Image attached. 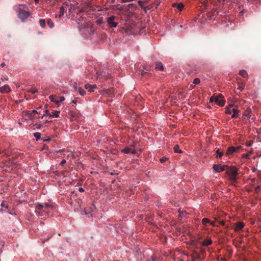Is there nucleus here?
<instances>
[{
	"mask_svg": "<svg viewBox=\"0 0 261 261\" xmlns=\"http://www.w3.org/2000/svg\"><path fill=\"white\" fill-rule=\"evenodd\" d=\"M239 74L244 78H248V73L245 70H241L239 72Z\"/></svg>",
	"mask_w": 261,
	"mask_h": 261,
	"instance_id": "4be33fe9",
	"label": "nucleus"
},
{
	"mask_svg": "<svg viewBox=\"0 0 261 261\" xmlns=\"http://www.w3.org/2000/svg\"><path fill=\"white\" fill-rule=\"evenodd\" d=\"M30 15L29 11L24 10L21 8L18 9V17L22 20H24L27 19Z\"/></svg>",
	"mask_w": 261,
	"mask_h": 261,
	"instance_id": "7ed1b4c3",
	"label": "nucleus"
},
{
	"mask_svg": "<svg viewBox=\"0 0 261 261\" xmlns=\"http://www.w3.org/2000/svg\"><path fill=\"white\" fill-rule=\"evenodd\" d=\"M79 191L80 192H83L84 191V190L83 188H80L79 189Z\"/></svg>",
	"mask_w": 261,
	"mask_h": 261,
	"instance_id": "052dcab7",
	"label": "nucleus"
},
{
	"mask_svg": "<svg viewBox=\"0 0 261 261\" xmlns=\"http://www.w3.org/2000/svg\"><path fill=\"white\" fill-rule=\"evenodd\" d=\"M167 159L166 158H162L160 159V162L161 163H164L167 160Z\"/></svg>",
	"mask_w": 261,
	"mask_h": 261,
	"instance_id": "c03bdc74",
	"label": "nucleus"
},
{
	"mask_svg": "<svg viewBox=\"0 0 261 261\" xmlns=\"http://www.w3.org/2000/svg\"><path fill=\"white\" fill-rule=\"evenodd\" d=\"M47 25H48V27L50 29H53L54 27V22H53V21L50 19H48L47 20Z\"/></svg>",
	"mask_w": 261,
	"mask_h": 261,
	"instance_id": "393cba45",
	"label": "nucleus"
},
{
	"mask_svg": "<svg viewBox=\"0 0 261 261\" xmlns=\"http://www.w3.org/2000/svg\"><path fill=\"white\" fill-rule=\"evenodd\" d=\"M143 9L144 11L145 12H146V11H147V10H149V9H150V8H149V7H144Z\"/></svg>",
	"mask_w": 261,
	"mask_h": 261,
	"instance_id": "3c124183",
	"label": "nucleus"
},
{
	"mask_svg": "<svg viewBox=\"0 0 261 261\" xmlns=\"http://www.w3.org/2000/svg\"><path fill=\"white\" fill-rule=\"evenodd\" d=\"M39 23H40V26L42 28H44L45 27V24H46V22H45V19H40L39 20Z\"/></svg>",
	"mask_w": 261,
	"mask_h": 261,
	"instance_id": "c85d7f7f",
	"label": "nucleus"
},
{
	"mask_svg": "<svg viewBox=\"0 0 261 261\" xmlns=\"http://www.w3.org/2000/svg\"><path fill=\"white\" fill-rule=\"evenodd\" d=\"M68 7V5L67 3L64 4V5L60 8L59 14L58 15H56V17H61L64 14V13L66 11Z\"/></svg>",
	"mask_w": 261,
	"mask_h": 261,
	"instance_id": "6e6552de",
	"label": "nucleus"
},
{
	"mask_svg": "<svg viewBox=\"0 0 261 261\" xmlns=\"http://www.w3.org/2000/svg\"><path fill=\"white\" fill-rule=\"evenodd\" d=\"M34 136L36 138V140L38 141L40 139L41 134L39 133H35L34 134Z\"/></svg>",
	"mask_w": 261,
	"mask_h": 261,
	"instance_id": "473e14b6",
	"label": "nucleus"
},
{
	"mask_svg": "<svg viewBox=\"0 0 261 261\" xmlns=\"http://www.w3.org/2000/svg\"><path fill=\"white\" fill-rule=\"evenodd\" d=\"M72 6H73L72 5H71V4L70 5V8H69L70 11H71L72 9Z\"/></svg>",
	"mask_w": 261,
	"mask_h": 261,
	"instance_id": "0e129e2a",
	"label": "nucleus"
},
{
	"mask_svg": "<svg viewBox=\"0 0 261 261\" xmlns=\"http://www.w3.org/2000/svg\"><path fill=\"white\" fill-rule=\"evenodd\" d=\"M91 87L93 88V90L97 88V86L96 85H91Z\"/></svg>",
	"mask_w": 261,
	"mask_h": 261,
	"instance_id": "e2e57ef3",
	"label": "nucleus"
},
{
	"mask_svg": "<svg viewBox=\"0 0 261 261\" xmlns=\"http://www.w3.org/2000/svg\"><path fill=\"white\" fill-rule=\"evenodd\" d=\"M72 156L73 154L71 152H70L67 155V158H69L70 156Z\"/></svg>",
	"mask_w": 261,
	"mask_h": 261,
	"instance_id": "680f3d73",
	"label": "nucleus"
},
{
	"mask_svg": "<svg viewBox=\"0 0 261 261\" xmlns=\"http://www.w3.org/2000/svg\"><path fill=\"white\" fill-rule=\"evenodd\" d=\"M0 91L2 93H8L11 91V89L8 85H5L0 88Z\"/></svg>",
	"mask_w": 261,
	"mask_h": 261,
	"instance_id": "9b49d317",
	"label": "nucleus"
},
{
	"mask_svg": "<svg viewBox=\"0 0 261 261\" xmlns=\"http://www.w3.org/2000/svg\"><path fill=\"white\" fill-rule=\"evenodd\" d=\"M83 19L82 17H80V18H79L78 19L76 20V22L77 23L80 24V23H81V25H83V24H82V22H81V20H82Z\"/></svg>",
	"mask_w": 261,
	"mask_h": 261,
	"instance_id": "37998d69",
	"label": "nucleus"
},
{
	"mask_svg": "<svg viewBox=\"0 0 261 261\" xmlns=\"http://www.w3.org/2000/svg\"><path fill=\"white\" fill-rule=\"evenodd\" d=\"M212 240L211 239L209 238L204 240L202 243L203 246H208L212 244Z\"/></svg>",
	"mask_w": 261,
	"mask_h": 261,
	"instance_id": "aec40b11",
	"label": "nucleus"
},
{
	"mask_svg": "<svg viewBox=\"0 0 261 261\" xmlns=\"http://www.w3.org/2000/svg\"><path fill=\"white\" fill-rule=\"evenodd\" d=\"M200 83V80L199 78H195L193 80V83L195 85H198Z\"/></svg>",
	"mask_w": 261,
	"mask_h": 261,
	"instance_id": "72a5a7b5",
	"label": "nucleus"
},
{
	"mask_svg": "<svg viewBox=\"0 0 261 261\" xmlns=\"http://www.w3.org/2000/svg\"><path fill=\"white\" fill-rule=\"evenodd\" d=\"M0 244L2 245H4V242H3V239H2V238L1 236H0Z\"/></svg>",
	"mask_w": 261,
	"mask_h": 261,
	"instance_id": "4d7b16f0",
	"label": "nucleus"
},
{
	"mask_svg": "<svg viewBox=\"0 0 261 261\" xmlns=\"http://www.w3.org/2000/svg\"><path fill=\"white\" fill-rule=\"evenodd\" d=\"M255 190L256 192H258L260 190V187L257 186L255 187Z\"/></svg>",
	"mask_w": 261,
	"mask_h": 261,
	"instance_id": "a18cd8bd",
	"label": "nucleus"
},
{
	"mask_svg": "<svg viewBox=\"0 0 261 261\" xmlns=\"http://www.w3.org/2000/svg\"><path fill=\"white\" fill-rule=\"evenodd\" d=\"M36 113H37V112L36 110H33L32 111H27L24 112L23 115L24 116L26 117V119H32Z\"/></svg>",
	"mask_w": 261,
	"mask_h": 261,
	"instance_id": "1a4fd4ad",
	"label": "nucleus"
},
{
	"mask_svg": "<svg viewBox=\"0 0 261 261\" xmlns=\"http://www.w3.org/2000/svg\"><path fill=\"white\" fill-rule=\"evenodd\" d=\"M136 153V151L135 149H132L131 148V150H130V153H132V154H135Z\"/></svg>",
	"mask_w": 261,
	"mask_h": 261,
	"instance_id": "09e8293b",
	"label": "nucleus"
},
{
	"mask_svg": "<svg viewBox=\"0 0 261 261\" xmlns=\"http://www.w3.org/2000/svg\"><path fill=\"white\" fill-rule=\"evenodd\" d=\"M138 5L140 6L142 9L144 7V2L140 0L138 1Z\"/></svg>",
	"mask_w": 261,
	"mask_h": 261,
	"instance_id": "4c0bfd02",
	"label": "nucleus"
},
{
	"mask_svg": "<svg viewBox=\"0 0 261 261\" xmlns=\"http://www.w3.org/2000/svg\"><path fill=\"white\" fill-rule=\"evenodd\" d=\"M53 208V205L49 203L44 204L38 203L36 206L35 212L37 215L43 216L45 214H48Z\"/></svg>",
	"mask_w": 261,
	"mask_h": 261,
	"instance_id": "f257e3e1",
	"label": "nucleus"
},
{
	"mask_svg": "<svg viewBox=\"0 0 261 261\" xmlns=\"http://www.w3.org/2000/svg\"><path fill=\"white\" fill-rule=\"evenodd\" d=\"M5 65H6V64H5V63L4 62H3V63H2L1 64V66H2V67H3L5 66Z\"/></svg>",
	"mask_w": 261,
	"mask_h": 261,
	"instance_id": "69168bd1",
	"label": "nucleus"
},
{
	"mask_svg": "<svg viewBox=\"0 0 261 261\" xmlns=\"http://www.w3.org/2000/svg\"><path fill=\"white\" fill-rule=\"evenodd\" d=\"M193 258L194 259H198L199 258V255L196 254L195 256H193Z\"/></svg>",
	"mask_w": 261,
	"mask_h": 261,
	"instance_id": "6e6d98bb",
	"label": "nucleus"
},
{
	"mask_svg": "<svg viewBox=\"0 0 261 261\" xmlns=\"http://www.w3.org/2000/svg\"><path fill=\"white\" fill-rule=\"evenodd\" d=\"M52 122V120H46L44 122L42 123L43 124V125H44L45 124L48 123V122Z\"/></svg>",
	"mask_w": 261,
	"mask_h": 261,
	"instance_id": "603ef678",
	"label": "nucleus"
},
{
	"mask_svg": "<svg viewBox=\"0 0 261 261\" xmlns=\"http://www.w3.org/2000/svg\"><path fill=\"white\" fill-rule=\"evenodd\" d=\"M60 113V112L59 111H54L52 113H51L50 117H56V118L59 117Z\"/></svg>",
	"mask_w": 261,
	"mask_h": 261,
	"instance_id": "5701e85b",
	"label": "nucleus"
},
{
	"mask_svg": "<svg viewBox=\"0 0 261 261\" xmlns=\"http://www.w3.org/2000/svg\"><path fill=\"white\" fill-rule=\"evenodd\" d=\"M80 87H78L77 86V84L76 83H75L73 85V88L75 90L77 91V89L79 88Z\"/></svg>",
	"mask_w": 261,
	"mask_h": 261,
	"instance_id": "a19ab883",
	"label": "nucleus"
},
{
	"mask_svg": "<svg viewBox=\"0 0 261 261\" xmlns=\"http://www.w3.org/2000/svg\"><path fill=\"white\" fill-rule=\"evenodd\" d=\"M85 88L86 89L88 90V91L89 92H93V88L91 87V85L89 84H87L85 85Z\"/></svg>",
	"mask_w": 261,
	"mask_h": 261,
	"instance_id": "b1692460",
	"label": "nucleus"
},
{
	"mask_svg": "<svg viewBox=\"0 0 261 261\" xmlns=\"http://www.w3.org/2000/svg\"><path fill=\"white\" fill-rule=\"evenodd\" d=\"M72 102L75 105H76L77 103V100L76 99V98H74V99H73L72 101Z\"/></svg>",
	"mask_w": 261,
	"mask_h": 261,
	"instance_id": "13d9d810",
	"label": "nucleus"
},
{
	"mask_svg": "<svg viewBox=\"0 0 261 261\" xmlns=\"http://www.w3.org/2000/svg\"><path fill=\"white\" fill-rule=\"evenodd\" d=\"M215 102L219 106L223 107L225 105V100L224 99L223 96L220 94L215 98Z\"/></svg>",
	"mask_w": 261,
	"mask_h": 261,
	"instance_id": "20e7f679",
	"label": "nucleus"
},
{
	"mask_svg": "<svg viewBox=\"0 0 261 261\" xmlns=\"http://www.w3.org/2000/svg\"><path fill=\"white\" fill-rule=\"evenodd\" d=\"M251 109L250 108L247 109L244 113V117H246L247 119L250 121L251 115H250L251 113Z\"/></svg>",
	"mask_w": 261,
	"mask_h": 261,
	"instance_id": "2eb2a0df",
	"label": "nucleus"
},
{
	"mask_svg": "<svg viewBox=\"0 0 261 261\" xmlns=\"http://www.w3.org/2000/svg\"><path fill=\"white\" fill-rule=\"evenodd\" d=\"M227 167V166H221L219 164H215L213 165V169L217 172H221L226 170Z\"/></svg>",
	"mask_w": 261,
	"mask_h": 261,
	"instance_id": "0eeeda50",
	"label": "nucleus"
},
{
	"mask_svg": "<svg viewBox=\"0 0 261 261\" xmlns=\"http://www.w3.org/2000/svg\"><path fill=\"white\" fill-rule=\"evenodd\" d=\"M60 102H62L65 100V97L64 96H61L59 97V100H58Z\"/></svg>",
	"mask_w": 261,
	"mask_h": 261,
	"instance_id": "58836bf2",
	"label": "nucleus"
},
{
	"mask_svg": "<svg viewBox=\"0 0 261 261\" xmlns=\"http://www.w3.org/2000/svg\"><path fill=\"white\" fill-rule=\"evenodd\" d=\"M128 7L129 8H133L134 9H136L137 8V6L134 4H129V5H128Z\"/></svg>",
	"mask_w": 261,
	"mask_h": 261,
	"instance_id": "e433bc0d",
	"label": "nucleus"
},
{
	"mask_svg": "<svg viewBox=\"0 0 261 261\" xmlns=\"http://www.w3.org/2000/svg\"><path fill=\"white\" fill-rule=\"evenodd\" d=\"M43 124L40 123H36L33 125V126L34 127V129H40L42 127H43Z\"/></svg>",
	"mask_w": 261,
	"mask_h": 261,
	"instance_id": "7c9ffc66",
	"label": "nucleus"
},
{
	"mask_svg": "<svg viewBox=\"0 0 261 261\" xmlns=\"http://www.w3.org/2000/svg\"><path fill=\"white\" fill-rule=\"evenodd\" d=\"M242 158L248 159L249 158V154L248 153L242 154Z\"/></svg>",
	"mask_w": 261,
	"mask_h": 261,
	"instance_id": "79ce46f5",
	"label": "nucleus"
},
{
	"mask_svg": "<svg viewBox=\"0 0 261 261\" xmlns=\"http://www.w3.org/2000/svg\"><path fill=\"white\" fill-rule=\"evenodd\" d=\"M226 173L228 176V178L232 182H235L237 180V176L238 174V170L235 167H229L226 168Z\"/></svg>",
	"mask_w": 261,
	"mask_h": 261,
	"instance_id": "f03ea898",
	"label": "nucleus"
},
{
	"mask_svg": "<svg viewBox=\"0 0 261 261\" xmlns=\"http://www.w3.org/2000/svg\"><path fill=\"white\" fill-rule=\"evenodd\" d=\"M173 149L175 152L181 153L182 152V151L179 149V147L178 145H175L173 147Z\"/></svg>",
	"mask_w": 261,
	"mask_h": 261,
	"instance_id": "bb28decb",
	"label": "nucleus"
},
{
	"mask_svg": "<svg viewBox=\"0 0 261 261\" xmlns=\"http://www.w3.org/2000/svg\"><path fill=\"white\" fill-rule=\"evenodd\" d=\"M56 95H51L49 96V98L51 101L55 102L56 104H59V101L56 99Z\"/></svg>",
	"mask_w": 261,
	"mask_h": 261,
	"instance_id": "412c9836",
	"label": "nucleus"
},
{
	"mask_svg": "<svg viewBox=\"0 0 261 261\" xmlns=\"http://www.w3.org/2000/svg\"><path fill=\"white\" fill-rule=\"evenodd\" d=\"M13 163V161L12 159H9L3 163V167H10Z\"/></svg>",
	"mask_w": 261,
	"mask_h": 261,
	"instance_id": "ddd939ff",
	"label": "nucleus"
},
{
	"mask_svg": "<svg viewBox=\"0 0 261 261\" xmlns=\"http://www.w3.org/2000/svg\"><path fill=\"white\" fill-rule=\"evenodd\" d=\"M155 68L162 71L164 69V66L161 62H158L155 63Z\"/></svg>",
	"mask_w": 261,
	"mask_h": 261,
	"instance_id": "f3484780",
	"label": "nucleus"
},
{
	"mask_svg": "<svg viewBox=\"0 0 261 261\" xmlns=\"http://www.w3.org/2000/svg\"><path fill=\"white\" fill-rule=\"evenodd\" d=\"M216 97H214V96H212L210 99V102H212L213 101H215V98Z\"/></svg>",
	"mask_w": 261,
	"mask_h": 261,
	"instance_id": "de8ad7c7",
	"label": "nucleus"
},
{
	"mask_svg": "<svg viewBox=\"0 0 261 261\" xmlns=\"http://www.w3.org/2000/svg\"><path fill=\"white\" fill-rule=\"evenodd\" d=\"M77 91L82 96L86 94V91L81 87L78 88Z\"/></svg>",
	"mask_w": 261,
	"mask_h": 261,
	"instance_id": "a878e982",
	"label": "nucleus"
},
{
	"mask_svg": "<svg viewBox=\"0 0 261 261\" xmlns=\"http://www.w3.org/2000/svg\"><path fill=\"white\" fill-rule=\"evenodd\" d=\"M241 146H238L237 147L234 146H230L228 148L225 154L227 156L232 155L233 153L238 152Z\"/></svg>",
	"mask_w": 261,
	"mask_h": 261,
	"instance_id": "39448f33",
	"label": "nucleus"
},
{
	"mask_svg": "<svg viewBox=\"0 0 261 261\" xmlns=\"http://www.w3.org/2000/svg\"><path fill=\"white\" fill-rule=\"evenodd\" d=\"M1 206L3 207H5L6 208H8V206L5 204V202H2V203H1Z\"/></svg>",
	"mask_w": 261,
	"mask_h": 261,
	"instance_id": "ea45409f",
	"label": "nucleus"
},
{
	"mask_svg": "<svg viewBox=\"0 0 261 261\" xmlns=\"http://www.w3.org/2000/svg\"><path fill=\"white\" fill-rule=\"evenodd\" d=\"M245 226L244 223L243 222H238L234 227V231L236 232L242 230Z\"/></svg>",
	"mask_w": 261,
	"mask_h": 261,
	"instance_id": "9d476101",
	"label": "nucleus"
},
{
	"mask_svg": "<svg viewBox=\"0 0 261 261\" xmlns=\"http://www.w3.org/2000/svg\"><path fill=\"white\" fill-rule=\"evenodd\" d=\"M233 114L231 116L232 118H236L239 116V111L234 108H232Z\"/></svg>",
	"mask_w": 261,
	"mask_h": 261,
	"instance_id": "a211bd4d",
	"label": "nucleus"
},
{
	"mask_svg": "<svg viewBox=\"0 0 261 261\" xmlns=\"http://www.w3.org/2000/svg\"><path fill=\"white\" fill-rule=\"evenodd\" d=\"M217 14H218V12L216 10H215V11H213L211 13H210L209 12L208 13V17H210V19L211 20L215 19V17H216Z\"/></svg>",
	"mask_w": 261,
	"mask_h": 261,
	"instance_id": "dca6fc26",
	"label": "nucleus"
},
{
	"mask_svg": "<svg viewBox=\"0 0 261 261\" xmlns=\"http://www.w3.org/2000/svg\"><path fill=\"white\" fill-rule=\"evenodd\" d=\"M172 7L176 8L179 11H181L184 8V5L182 3H173Z\"/></svg>",
	"mask_w": 261,
	"mask_h": 261,
	"instance_id": "f8f14e48",
	"label": "nucleus"
},
{
	"mask_svg": "<svg viewBox=\"0 0 261 261\" xmlns=\"http://www.w3.org/2000/svg\"><path fill=\"white\" fill-rule=\"evenodd\" d=\"M131 148L129 147H125L122 150V152L124 153L128 154L130 153Z\"/></svg>",
	"mask_w": 261,
	"mask_h": 261,
	"instance_id": "cd10ccee",
	"label": "nucleus"
},
{
	"mask_svg": "<svg viewBox=\"0 0 261 261\" xmlns=\"http://www.w3.org/2000/svg\"><path fill=\"white\" fill-rule=\"evenodd\" d=\"M66 162V161L65 160V159H63L61 161V163H60V164L61 165H63L64 164H65Z\"/></svg>",
	"mask_w": 261,
	"mask_h": 261,
	"instance_id": "864d4df0",
	"label": "nucleus"
},
{
	"mask_svg": "<svg viewBox=\"0 0 261 261\" xmlns=\"http://www.w3.org/2000/svg\"><path fill=\"white\" fill-rule=\"evenodd\" d=\"M220 223L221 225H225V222L224 221L222 220V221H221L220 222Z\"/></svg>",
	"mask_w": 261,
	"mask_h": 261,
	"instance_id": "bf43d9fd",
	"label": "nucleus"
},
{
	"mask_svg": "<svg viewBox=\"0 0 261 261\" xmlns=\"http://www.w3.org/2000/svg\"><path fill=\"white\" fill-rule=\"evenodd\" d=\"M202 223L203 225H206L207 224L210 223V220L204 218L202 220Z\"/></svg>",
	"mask_w": 261,
	"mask_h": 261,
	"instance_id": "2f4dec72",
	"label": "nucleus"
},
{
	"mask_svg": "<svg viewBox=\"0 0 261 261\" xmlns=\"http://www.w3.org/2000/svg\"><path fill=\"white\" fill-rule=\"evenodd\" d=\"M213 226H214L215 225V223L214 222H211L210 221V223Z\"/></svg>",
	"mask_w": 261,
	"mask_h": 261,
	"instance_id": "774afa93",
	"label": "nucleus"
},
{
	"mask_svg": "<svg viewBox=\"0 0 261 261\" xmlns=\"http://www.w3.org/2000/svg\"><path fill=\"white\" fill-rule=\"evenodd\" d=\"M70 194H71V197H73L76 195V194L75 193V192L74 191L71 192Z\"/></svg>",
	"mask_w": 261,
	"mask_h": 261,
	"instance_id": "5fc2aeb1",
	"label": "nucleus"
},
{
	"mask_svg": "<svg viewBox=\"0 0 261 261\" xmlns=\"http://www.w3.org/2000/svg\"><path fill=\"white\" fill-rule=\"evenodd\" d=\"M216 158L217 159H221V158L224 154V152L220 149H218L216 151Z\"/></svg>",
	"mask_w": 261,
	"mask_h": 261,
	"instance_id": "4468645a",
	"label": "nucleus"
},
{
	"mask_svg": "<svg viewBox=\"0 0 261 261\" xmlns=\"http://www.w3.org/2000/svg\"><path fill=\"white\" fill-rule=\"evenodd\" d=\"M37 89L34 87H32L30 90H28L29 92L33 94L37 93Z\"/></svg>",
	"mask_w": 261,
	"mask_h": 261,
	"instance_id": "c756f323",
	"label": "nucleus"
},
{
	"mask_svg": "<svg viewBox=\"0 0 261 261\" xmlns=\"http://www.w3.org/2000/svg\"><path fill=\"white\" fill-rule=\"evenodd\" d=\"M233 105H229L225 108V113L227 114H230L232 111Z\"/></svg>",
	"mask_w": 261,
	"mask_h": 261,
	"instance_id": "6ab92c4d",
	"label": "nucleus"
},
{
	"mask_svg": "<svg viewBox=\"0 0 261 261\" xmlns=\"http://www.w3.org/2000/svg\"><path fill=\"white\" fill-rule=\"evenodd\" d=\"M238 89H240L241 91H242L244 89V87L243 86H239L238 87Z\"/></svg>",
	"mask_w": 261,
	"mask_h": 261,
	"instance_id": "8fccbe9b",
	"label": "nucleus"
},
{
	"mask_svg": "<svg viewBox=\"0 0 261 261\" xmlns=\"http://www.w3.org/2000/svg\"><path fill=\"white\" fill-rule=\"evenodd\" d=\"M252 144V142H250L248 144H247V146H250Z\"/></svg>",
	"mask_w": 261,
	"mask_h": 261,
	"instance_id": "338daca9",
	"label": "nucleus"
},
{
	"mask_svg": "<svg viewBox=\"0 0 261 261\" xmlns=\"http://www.w3.org/2000/svg\"><path fill=\"white\" fill-rule=\"evenodd\" d=\"M95 208V205H94L93 203L92 204H91V207H90L91 211L93 212Z\"/></svg>",
	"mask_w": 261,
	"mask_h": 261,
	"instance_id": "49530a36",
	"label": "nucleus"
},
{
	"mask_svg": "<svg viewBox=\"0 0 261 261\" xmlns=\"http://www.w3.org/2000/svg\"><path fill=\"white\" fill-rule=\"evenodd\" d=\"M96 23L97 24H102L103 23V20H102V18H100L96 20Z\"/></svg>",
	"mask_w": 261,
	"mask_h": 261,
	"instance_id": "c9c22d12",
	"label": "nucleus"
},
{
	"mask_svg": "<svg viewBox=\"0 0 261 261\" xmlns=\"http://www.w3.org/2000/svg\"><path fill=\"white\" fill-rule=\"evenodd\" d=\"M115 17L114 16H112L107 18V22L110 27L115 28L117 26L118 23L115 22Z\"/></svg>",
	"mask_w": 261,
	"mask_h": 261,
	"instance_id": "423d86ee",
	"label": "nucleus"
},
{
	"mask_svg": "<svg viewBox=\"0 0 261 261\" xmlns=\"http://www.w3.org/2000/svg\"><path fill=\"white\" fill-rule=\"evenodd\" d=\"M46 115L49 116L50 117L51 116V113L49 112V111L48 110H46L45 111V113H44V114H43L42 118L44 117Z\"/></svg>",
	"mask_w": 261,
	"mask_h": 261,
	"instance_id": "f704fd0d",
	"label": "nucleus"
}]
</instances>
